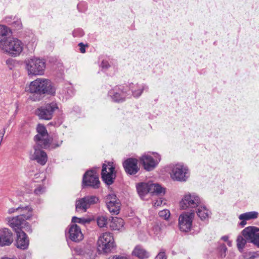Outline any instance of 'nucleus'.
I'll list each match as a JSON object with an SVG mask.
<instances>
[{"label":"nucleus","instance_id":"nucleus-35","mask_svg":"<svg viewBox=\"0 0 259 259\" xmlns=\"http://www.w3.org/2000/svg\"><path fill=\"white\" fill-rule=\"evenodd\" d=\"M97 223L98 226L102 228L106 226L109 222H108V218L106 216H100L97 219Z\"/></svg>","mask_w":259,"mask_h":259},{"label":"nucleus","instance_id":"nucleus-55","mask_svg":"<svg viewBox=\"0 0 259 259\" xmlns=\"http://www.w3.org/2000/svg\"><path fill=\"white\" fill-rule=\"evenodd\" d=\"M112 259H127L125 256L121 255H114Z\"/></svg>","mask_w":259,"mask_h":259},{"label":"nucleus","instance_id":"nucleus-25","mask_svg":"<svg viewBox=\"0 0 259 259\" xmlns=\"http://www.w3.org/2000/svg\"><path fill=\"white\" fill-rule=\"evenodd\" d=\"M132 254L140 259L148 258L150 253L140 245L136 246L132 252Z\"/></svg>","mask_w":259,"mask_h":259},{"label":"nucleus","instance_id":"nucleus-47","mask_svg":"<svg viewBox=\"0 0 259 259\" xmlns=\"http://www.w3.org/2000/svg\"><path fill=\"white\" fill-rule=\"evenodd\" d=\"M155 259H166L165 251L162 249L156 256Z\"/></svg>","mask_w":259,"mask_h":259},{"label":"nucleus","instance_id":"nucleus-13","mask_svg":"<svg viewBox=\"0 0 259 259\" xmlns=\"http://www.w3.org/2000/svg\"><path fill=\"white\" fill-rule=\"evenodd\" d=\"M99 198L96 196L88 195L79 199L76 201L75 208L77 211L82 210L84 212L87 211V209L91 205L97 203L99 202Z\"/></svg>","mask_w":259,"mask_h":259},{"label":"nucleus","instance_id":"nucleus-19","mask_svg":"<svg viewBox=\"0 0 259 259\" xmlns=\"http://www.w3.org/2000/svg\"><path fill=\"white\" fill-rule=\"evenodd\" d=\"M14 241L13 234L6 228L0 229V246L5 247L11 245Z\"/></svg>","mask_w":259,"mask_h":259},{"label":"nucleus","instance_id":"nucleus-20","mask_svg":"<svg viewBox=\"0 0 259 259\" xmlns=\"http://www.w3.org/2000/svg\"><path fill=\"white\" fill-rule=\"evenodd\" d=\"M41 87L42 99L45 95L53 96L55 95L56 89L50 80L41 78Z\"/></svg>","mask_w":259,"mask_h":259},{"label":"nucleus","instance_id":"nucleus-53","mask_svg":"<svg viewBox=\"0 0 259 259\" xmlns=\"http://www.w3.org/2000/svg\"><path fill=\"white\" fill-rule=\"evenodd\" d=\"M13 18L14 17L13 16H8L6 17L5 20L6 22L11 25V23L13 22L12 20H13Z\"/></svg>","mask_w":259,"mask_h":259},{"label":"nucleus","instance_id":"nucleus-6","mask_svg":"<svg viewBox=\"0 0 259 259\" xmlns=\"http://www.w3.org/2000/svg\"><path fill=\"white\" fill-rule=\"evenodd\" d=\"M101 179L107 185L113 184L116 178L115 166L112 162H109L108 164L103 163L101 171Z\"/></svg>","mask_w":259,"mask_h":259},{"label":"nucleus","instance_id":"nucleus-39","mask_svg":"<svg viewBox=\"0 0 259 259\" xmlns=\"http://www.w3.org/2000/svg\"><path fill=\"white\" fill-rule=\"evenodd\" d=\"M63 140H59L58 138H55L52 143L51 144V148L53 149H56L58 147H59L62 144Z\"/></svg>","mask_w":259,"mask_h":259},{"label":"nucleus","instance_id":"nucleus-58","mask_svg":"<svg viewBox=\"0 0 259 259\" xmlns=\"http://www.w3.org/2000/svg\"><path fill=\"white\" fill-rule=\"evenodd\" d=\"M228 243V245L229 246H231V241H228V243Z\"/></svg>","mask_w":259,"mask_h":259},{"label":"nucleus","instance_id":"nucleus-31","mask_svg":"<svg viewBox=\"0 0 259 259\" xmlns=\"http://www.w3.org/2000/svg\"><path fill=\"white\" fill-rule=\"evenodd\" d=\"M33 209L31 207L28 205H19L18 207L14 208H10L8 210V213L11 214L12 213L16 211H20L21 212H32Z\"/></svg>","mask_w":259,"mask_h":259},{"label":"nucleus","instance_id":"nucleus-28","mask_svg":"<svg viewBox=\"0 0 259 259\" xmlns=\"http://www.w3.org/2000/svg\"><path fill=\"white\" fill-rule=\"evenodd\" d=\"M36 145L34 146V148H38L39 149H47L51 147V143L50 140L48 138H45V137H40L39 140H34Z\"/></svg>","mask_w":259,"mask_h":259},{"label":"nucleus","instance_id":"nucleus-43","mask_svg":"<svg viewBox=\"0 0 259 259\" xmlns=\"http://www.w3.org/2000/svg\"><path fill=\"white\" fill-rule=\"evenodd\" d=\"M83 30L80 28H76L72 32V35L74 37H80L84 35Z\"/></svg>","mask_w":259,"mask_h":259},{"label":"nucleus","instance_id":"nucleus-52","mask_svg":"<svg viewBox=\"0 0 259 259\" xmlns=\"http://www.w3.org/2000/svg\"><path fill=\"white\" fill-rule=\"evenodd\" d=\"M239 219L241 221L239 224L240 225L241 227H243L246 224V220L245 219L244 220L243 218H241V214L239 216Z\"/></svg>","mask_w":259,"mask_h":259},{"label":"nucleus","instance_id":"nucleus-17","mask_svg":"<svg viewBox=\"0 0 259 259\" xmlns=\"http://www.w3.org/2000/svg\"><path fill=\"white\" fill-rule=\"evenodd\" d=\"M15 233L16 234V239L15 245L19 249L26 250L29 244V240L27 235L24 232V230H19Z\"/></svg>","mask_w":259,"mask_h":259},{"label":"nucleus","instance_id":"nucleus-29","mask_svg":"<svg viewBox=\"0 0 259 259\" xmlns=\"http://www.w3.org/2000/svg\"><path fill=\"white\" fill-rule=\"evenodd\" d=\"M36 131L38 134L34 137V140H39L40 137H45L48 136V132L45 126L41 124H38L36 127Z\"/></svg>","mask_w":259,"mask_h":259},{"label":"nucleus","instance_id":"nucleus-8","mask_svg":"<svg viewBox=\"0 0 259 259\" xmlns=\"http://www.w3.org/2000/svg\"><path fill=\"white\" fill-rule=\"evenodd\" d=\"M201 204L200 198L196 193H189L185 195L180 202L182 209L188 208H196Z\"/></svg>","mask_w":259,"mask_h":259},{"label":"nucleus","instance_id":"nucleus-42","mask_svg":"<svg viewBox=\"0 0 259 259\" xmlns=\"http://www.w3.org/2000/svg\"><path fill=\"white\" fill-rule=\"evenodd\" d=\"M21 228H22V230H24L28 233H31L32 232L31 226L29 223L26 222V221L23 222V224L22 225Z\"/></svg>","mask_w":259,"mask_h":259},{"label":"nucleus","instance_id":"nucleus-5","mask_svg":"<svg viewBox=\"0 0 259 259\" xmlns=\"http://www.w3.org/2000/svg\"><path fill=\"white\" fill-rule=\"evenodd\" d=\"M58 109L57 104L53 102L37 108L35 111V114L39 119L50 120L52 118L55 111Z\"/></svg>","mask_w":259,"mask_h":259},{"label":"nucleus","instance_id":"nucleus-22","mask_svg":"<svg viewBox=\"0 0 259 259\" xmlns=\"http://www.w3.org/2000/svg\"><path fill=\"white\" fill-rule=\"evenodd\" d=\"M34 153L33 155V160H36L40 164L45 165L48 160L47 155L46 152L38 148H34Z\"/></svg>","mask_w":259,"mask_h":259},{"label":"nucleus","instance_id":"nucleus-15","mask_svg":"<svg viewBox=\"0 0 259 259\" xmlns=\"http://www.w3.org/2000/svg\"><path fill=\"white\" fill-rule=\"evenodd\" d=\"M41 78H37L31 81L29 86V92L32 94L30 99L33 101H39L42 100L41 91Z\"/></svg>","mask_w":259,"mask_h":259},{"label":"nucleus","instance_id":"nucleus-27","mask_svg":"<svg viewBox=\"0 0 259 259\" xmlns=\"http://www.w3.org/2000/svg\"><path fill=\"white\" fill-rule=\"evenodd\" d=\"M165 192V189L161 187L159 184L156 183H150V193L152 195H164Z\"/></svg>","mask_w":259,"mask_h":259},{"label":"nucleus","instance_id":"nucleus-41","mask_svg":"<svg viewBox=\"0 0 259 259\" xmlns=\"http://www.w3.org/2000/svg\"><path fill=\"white\" fill-rule=\"evenodd\" d=\"M87 4L84 2L79 3L77 6V8L79 12L83 13L87 10Z\"/></svg>","mask_w":259,"mask_h":259},{"label":"nucleus","instance_id":"nucleus-33","mask_svg":"<svg viewBox=\"0 0 259 259\" xmlns=\"http://www.w3.org/2000/svg\"><path fill=\"white\" fill-rule=\"evenodd\" d=\"M258 213L256 211H249L241 214V218L246 221L254 220L257 218Z\"/></svg>","mask_w":259,"mask_h":259},{"label":"nucleus","instance_id":"nucleus-10","mask_svg":"<svg viewBox=\"0 0 259 259\" xmlns=\"http://www.w3.org/2000/svg\"><path fill=\"white\" fill-rule=\"evenodd\" d=\"M129 91L125 89L123 86L117 85L110 90L108 93L113 101L116 103L123 102L126 98L130 95Z\"/></svg>","mask_w":259,"mask_h":259},{"label":"nucleus","instance_id":"nucleus-57","mask_svg":"<svg viewBox=\"0 0 259 259\" xmlns=\"http://www.w3.org/2000/svg\"><path fill=\"white\" fill-rule=\"evenodd\" d=\"M1 259H17V258L16 257H7V256H4V257H2Z\"/></svg>","mask_w":259,"mask_h":259},{"label":"nucleus","instance_id":"nucleus-26","mask_svg":"<svg viewBox=\"0 0 259 259\" xmlns=\"http://www.w3.org/2000/svg\"><path fill=\"white\" fill-rule=\"evenodd\" d=\"M196 212L197 215L202 221H205L209 217V210L204 205H200L198 208H195L194 212Z\"/></svg>","mask_w":259,"mask_h":259},{"label":"nucleus","instance_id":"nucleus-59","mask_svg":"<svg viewBox=\"0 0 259 259\" xmlns=\"http://www.w3.org/2000/svg\"><path fill=\"white\" fill-rule=\"evenodd\" d=\"M71 92L72 95L74 94L73 92L72 91H71Z\"/></svg>","mask_w":259,"mask_h":259},{"label":"nucleus","instance_id":"nucleus-32","mask_svg":"<svg viewBox=\"0 0 259 259\" xmlns=\"http://www.w3.org/2000/svg\"><path fill=\"white\" fill-rule=\"evenodd\" d=\"M8 30L7 27L0 25V47L4 44V41L8 38Z\"/></svg>","mask_w":259,"mask_h":259},{"label":"nucleus","instance_id":"nucleus-2","mask_svg":"<svg viewBox=\"0 0 259 259\" xmlns=\"http://www.w3.org/2000/svg\"><path fill=\"white\" fill-rule=\"evenodd\" d=\"M169 174L173 181L180 182H186L190 177L189 168L182 163L171 165Z\"/></svg>","mask_w":259,"mask_h":259},{"label":"nucleus","instance_id":"nucleus-4","mask_svg":"<svg viewBox=\"0 0 259 259\" xmlns=\"http://www.w3.org/2000/svg\"><path fill=\"white\" fill-rule=\"evenodd\" d=\"M46 62L44 59L34 58L28 60L26 69L29 75H39L44 73Z\"/></svg>","mask_w":259,"mask_h":259},{"label":"nucleus","instance_id":"nucleus-18","mask_svg":"<svg viewBox=\"0 0 259 259\" xmlns=\"http://www.w3.org/2000/svg\"><path fill=\"white\" fill-rule=\"evenodd\" d=\"M66 235L71 241L75 242H79L82 240L83 238L80 227L76 224L70 226L68 233Z\"/></svg>","mask_w":259,"mask_h":259},{"label":"nucleus","instance_id":"nucleus-46","mask_svg":"<svg viewBox=\"0 0 259 259\" xmlns=\"http://www.w3.org/2000/svg\"><path fill=\"white\" fill-rule=\"evenodd\" d=\"M63 123V119L62 118L58 119L57 121H54L50 122L49 124L54 126L58 127Z\"/></svg>","mask_w":259,"mask_h":259},{"label":"nucleus","instance_id":"nucleus-49","mask_svg":"<svg viewBox=\"0 0 259 259\" xmlns=\"http://www.w3.org/2000/svg\"><path fill=\"white\" fill-rule=\"evenodd\" d=\"M57 79L58 81H61L64 79V73L62 70H60L56 74Z\"/></svg>","mask_w":259,"mask_h":259},{"label":"nucleus","instance_id":"nucleus-36","mask_svg":"<svg viewBox=\"0 0 259 259\" xmlns=\"http://www.w3.org/2000/svg\"><path fill=\"white\" fill-rule=\"evenodd\" d=\"M91 220L90 219H85V218H79L77 217L74 216L72 218V222L74 223H79L82 225H85L86 224H90Z\"/></svg>","mask_w":259,"mask_h":259},{"label":"nucleus","instance_id":"nucleus-9","mask_svg":"<svg viewBox=\"0 0 259 259\" xmlns=\"http://www.w3.org/2000/svg\"><path fill=\"white\" fill-rule=\"evenodd\" d=\"M194 215V210H191L190 212L183 213L180 215L179 226L181 231L188 232L191 230Z\"/></svg>","mask_w":259,"mask_h":259},{"label":"nucleus","instance_id":"nucleus-40","mask_svg":"<svg viewBox=\"0 0 259 259\" xmlns=\"http://www.w3.org/2000/svg\"><path fill=\"white\" fill-rule=\"evenodd\" d=\"M159 215L160 218L168 220L170 217V211L168 209H163L159 212Z\"/></svg>","mask_w":259,"mask_h":259},{"label":"nucleus","instance_id":"nucleus-11","mask_svg":"<svg viewBox=\"0 0 259 259\" xmlns=\"http://www.w3.org/2000/svg\"><path fill=\"white\" fill-rule=\"evenodd\" d=\"M155 159L151 156L148 154H144L139 158V160L144 169L147 171L153 170L158 165L161 160L160 155L156 153L154 155Z\"/></svg>","mask_w":259,"mask_h":259},{"label":"nucleus","instance_id":"nucleus-24","mask_svg":"<svg viewBox=\"0 0 259 259\" xmlns=\"http://www.w3.org/2000/svg\"><path fill=\"white\" fill-rule=\"evenodd\" d=\"M124 222L120 218L112 217L111 221L109 220L108 225L112 230L120 231L123 228Z\"/></svg>","mask_w":259,"mask_h":259},{"label":"nucleus","instance_id":"nucleus-16","mask_svg":"<svg viewBox=\"0 0 259 259\" xmlns=\"http://www.w3.org/2000/svg\"><path fill=\"white\" fill-rule=\"evenodd\" d=\"M138 164V159L133 157L127 158L122 162L124 171L127 175L131 176L135 175L139 171L140 167Z\"/></svg>","mask_w":259,"mask_h":259},{"label":"nucleus","instance_id":"nucleus-21","mask_svg":"<svg viewBox=\"0 0 259 259\" xmlns=\"http://www.w3.org/2000/svg\"><path fill=\"white\" fill-rule=\"evenodd\" d=\"M136 189L140 198L144 200L145 196L149 193H150V183H139L136 185Z\"/></svg>","mask_w":259,"mask_h":259},{"label":"nucleus","instance_id":"nucleus-50","mask_svg":"<svg viewBox=\"0 0 259 259\" xmlns=\"http://www.w3.org/2000/svg\"><path fill=\"white\" fill-rule=\"evenodd\" d=\"M161 230L160 227L158 225H154L153 227V231L154 234L157 235L158 234Z\"/></svg>","mask_w":259,"mask_h":259},{"label":"nucleus","instance_id":"nucleus-45","mask_svg":"<svg viewBox=\"0 0 259 259\" xmlns=\"http://www.w3.org/2000/svg\"><path fill=\"white\" fill-rule=\"evenodd\" d=\"M227 250V248L226 245L223 244L220 247V254L221 257H224L226 256V252Z\"/></svg>","mask_w":259,"mask_h":259},{"label":"nucleus","instance_id":"nucleus-38","mask_svg":"<svg viewBox=\"0 0 259 259\" xmlns=\"http://www.w3.org/2000/svg\"><path fill=\"white\" fill-rule=\"evenodd\" d=\"M112 202L113 203H120V200L114 193L109 194L106 197V202Z\"/></svg>","mask_w":259,"mask_h":259},{"label":"nucleus","instance_id":"nucleus-51","mask_svg":"<svg viewBox=\"0 0 259 259\" xmlns=\"http://www.w3.org/2000/svg\"><path fill=\"white\" fill-rule=\"evenodd\" d=\"M78 46L80 47L79 50L81 53H84L85 52V46L82 42L79 43Z\"/></svg>","mask_w":259,"mask_h":259},{"label":"nucleus","instance_id":"nucleus-3","mask_svg":"<svg viewBox=\"0 0 259 259\" xmlns=\"http://www.w3.org/2000/svg\"><path fill=\"white\" fill-rule=\"evenodd\" d=\"M1 48L12 56L15 57L22 52L23 45L22 41L17 38L8 37L4 41Z\"/></svg>","mask_w":259,"mask_h":259},{"label":"nucleus","instance_id":"nucleus-56","mask_svg":"<svg viewBox=\"0 0 259 259\" xmlns=\"http://www.w3.org/2000/svg\"><path fill=\"white\" fill-rule=\"evenodd\" d=\"M221 239L224 241H228V237L226 235L223 236L222 237Z\"/></svg>","mask_w":259,"mask_h":259},{"label":"nucleus","instance_id":"nucleus-54","mask_svg":"<svg viewBox=\"0 0 259 259\" xmlns=\"http://www.w3.org/2000/svg\"><path fill=\"white\" fill-rule=\"evenodd\" d=\"M162 200L161 199H158L154 202V205L155 206H158L161 205Z\"/></svg>","mask_w":259,"mask_h":259},{"label":"nucleus","instance_id":"nucleus-14","mask_svg":"<svg viewBox=\"0 0 259 259\" xmlns=\"http://www.w3.org/2000/svg\"><path fill=\"white\" fill-rule=\"evenodd\" d=\"M242 235L247 240L256 245L259 248V228L254 226H249L242 231Z\"/></svg>","mask_w":259,"mask_h":259},{"label":"nucleus","instance_id":"nucleus-37","mask_svg":"<svg viewBox=\"0 0 259 259\" xmlns=\"http://www.w3.org/2000/svg\"><path fill=\"white\" fill-rule=\"evenodd\" d=\"M11 25L12 27H13L15 30H20L22 27V24L20 19L18 18H16L15 17L13 18V21L11 23Z\"/></svg>","mask_w":259,"mask_h":259},{"label":"nucleus","instance_id":"nucleus-44","mask_svg":"<svg viewBox=\"0 0 259 259\" xmlns=\"http://www.w3.org/2000/svg\"><path fill=\"white\" fill-rule=\"evenodd\" d=\"M46 187L41 185H39L36 189H35L34 192L36 195H39L42 194L45 192Z\"/></svg>","mask_w":259,"mask_h":259},{"label":"nucleus","instance_id":"nucleus-12","mask_svg":"<svg viewBox=\"0 0 259 259\" xmlns=\"http://www.w3.org/2000/svg\"><path fill=\"white\" fill-rule=\"evenodd\" d=\"M32 216V212H27L26 213L22 212L15 217L8 218L9 225L16 232L19 230H22L21 227L23 224V222L30 220Z\"/></svg>","mask_w":259,"mask_h":259},{"label":"nucleus","instance_id":"nucleus-34","mask_svg":"<svg viewBox=\"0 0 259 259\" xmlns=\"http://www.w3.org/2000/svg\"><path fill=\"white\" fill-rule=\"evenodd\" d=\"M236 241L238 249L239 251L242 252L246 243V241L242 236H239L237 237Z\"/></svg>","mask_w":259,"mask_h":259},{"label":"nucleus","instance_id":"nucleus-48","mask_svg":"<svg viewBox=\"0 0 259 259\" xmlns=\"http://www.w3.org/2000/svg\"><path fill=\"white\" fill-rule=\"evenodd\" d=\"M100 66L102 68V69H106V70L110 67V65L108 61L107 60H103L102 61Z\"/></svg>","mask_w":259,"mask_h":259},{"label":"nucleus","instance_id":"nucleus-7","mask_svg":"<svg viewBox=\"0 0 259 259\" xmlns=\"http://www.w3.org/2000/svg\"><path fill=\"white\" fill-rule=\"evenodd\" d=\"M100 186L99 176L95 169L88 170L83 174L82 180V187H91L93 189H98Z\"/></svg>","mask_w":259,"mask_h":259},{"label":"nucleus","instance_id":"nucleus-30","mask_svg":"<svg viewBox=\"0 0 259 259\" xmlns=\"http://www.w3.org/2000/svg\"><path fill=\"white\" fill-rule=\"evenodd\" d=\"M106 205L109 211L112 214H117L119 212L120 203H113L112 202H106Z\"/></svg>","mask_w":259,"mask_h":259},{"label":"nucleus","instance_id":"nucleus-1","mask_svg":"<svg viewBox=\"0 0 259 259\" xmlns=\"http://www.w3.org/2000/svg\"><path fill=\"white\" fill-rule=\"evenodd\" d=\"M115 246L113 235L110 232L103 233L97 241V250L99 254L110 252Z\"/></svg>","mask_w":259,"mask_h":259},{"label":"nucleus","instance_id":"nucleus-23","mask_svg":"<svg viewBox=\"0 0 259 259\" xmlns=\"http://www.w3.org/2000/svg\"><path fill=\"white\" fill-rule=\"evenodd\" d=\"M129 89L132 91L133 95L135 97L138 98L142 95L144 90L148 91V87L145 84L139 85L138 83L134 84L133 83H131L129 84Z\"/></svg>","mask_w":259,"mask_h":259}]
</instances>
